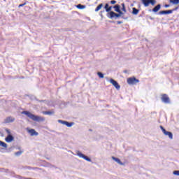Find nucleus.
Returning <instances> with one entry per match:
<instances>
[{
    "label": "nucleus",
    "instance_id": "c756f323",
    "mask_svg": "<svg viewBox=\"0 0 179 179\" xmlns=\"http://www.w3.org/2000/svg\"><path fill=\"white\" fill-rule=\"evenodd\" d=\"M5 131L8 134V135H10V130L9 129H5Z\"/></svg>",
    "mask_w": 179,
    "mask_h": 179
},
{
    "label": "nucleus",
    "instance_id": "f257e3e1",
    "mask_svg": "<svg viewBox=\"0 0 179 179\" xmlns=\"http://www.w3.org/2000/svg\"><path fill=\"white\" fill-rule=\"evenodd\" d=\"M113 8L115 9V12H117V13H114V11H110L108 15L109 19H118V17L124 15V13L121 10V6L117 4L113 6Z\"/></svg>",
    "mask_w": 179,
    "mask_h": 179
},
{
    "label": "nucleus",
    "instance_id": "0eeeda50",
    "mask_svg": "<svg viewBox=\"0 0 179 179\" xmlns=\"http://www.w3.org/2000/svg\"><path fill=\"white\" fill-rule=\"evenodd\" d=\"M77 156H79L81 159H84V160H86L87 162H92V159H90L89 157L83 155V153L78 151L77 152Z\"/></svg>",
    "mask_w": 179,
    "mask_h": 179
},
{
    "label": "nucleus",
    "instance_id": "412c9836",
    "mask_svg": "<svg viewBox=\"0 0 179 179\" xmlns=\"http://www.w3.org/2000/svg\"><path fill=\"white\" fill-rule=\"evenodd\" d=\"M132 13L133 15H138L139 13V10L136 9V8H133Z\"/></svg>",
    "mask_w": 179,
    "mask_h": 179
},
{
    "label": "nucleus",
    "instance_id": "b1692460",
    "mask_svg": "<svg viewBox=\"0 0 179 179\" xmlns=\"http://www.w3.org/2000/svg\"><path fill=\"white\" fill-rule=\"evenodd\" d=\"M77 8H78V9H85V8H86V6H83V5H82V4H78V5H77Z\"/></svg>",
    "mask_w": 179,
    "mask_h": 179
},
{
    "label": "nucleus",
    "instance_id": "4468645a",
    "mask_svg": "<svg viewBox=\"0 0 179 179\" xmlns=\"http://www.w3.org/2000/svg\"><path fill=\"white\" fill-rule=\"evenodd\" d=\"M112 159L113 160L116 162L117 164H120V166H124V164L122 163V162H121V159H120L119 158H117L115 157H112Z\"/></svg>",
    "mask_w": 179,
    "mask_h": 179
},
{
    "label": "nucleus",
    "instance_id": "c9c22d12",
    "mask_svg": "<svg viewBox=\"0 0 179 179\" xmlns=\"http://www.w3.org/2000/svg\"><path fill=\"white\" fill-rule=\"evenodd\" d=\"M117 23H121V21H118Z\"/></svg>",
    "mask_w": 179,
    "mask_h": 179
},
{
    "label": "nucleus",
    "instance_id": "20e7f679",
    "mask_svg": "<svg viewBox=\"0 0 179 179\" xmlns=\"http://www.w3.org/2000/svg\"><path fill=\"white\" fill-rule=\"evenodd\" d=\"M161 101L162 103H164V104H171V101L170 100V97H169V95L166 94H163L161 97Z\"/></svg>",
    "mask_w": 179,
    "mask_h": 179
},
{
    "label": "nucleus",
    "instance_id": "cd10ccee",
    "mask_svg": "<svg viewBox=\"0 0 179 179\" xmlns=\"http://www.w3.org/2000/svg\"><path fill=\"white\" fill-rule=\"evenodd\" d=\"M27 3V2H25V3H22V4H20L18 6V8H22V7L24 6V5H26Z\"/></svg>",
    "mask_w": 179,
    "mask_h": 179
},
{
    "label": "nucleus",
    "instance_id": "7ed1b4c3",
    "mask_svg": "<svg viewBox=\"0 0 179 179\" xmlns=\"http://www.w3.org/2000/svg\"><path fill=\"white\" fill-rule=\"evenodd\" d=\"M141 3L145 8H148L150 5L155 6L156 5V0H141Z\"/></svg>",
    "mask_w": 179,
    "mask_h": 179
},
{
    "label": "nucleus",
    "instance_id": "1a4fd4ad",
    "mask_svg": "<svg viewBox=\"0 0 179 179\" xmlns=\"http://www.w3.org/2000/svg\"><path fill=\"white\" fill-rule=\"evenodd\" d=\"M174 10H177V8L172 9V10L159 11V13L160 15H170L171 13H173V12H174Z\"/></svg>",
    "mask_w": 179,
    "mask_h": 179
},
{
    "label": "nucleus",
    "instance_id": "393cba45",
    "mask_svg": "<svg viewBox=\"0 0 179 179\" xmlns=\"http://www.w3.org/2000/svg\"><path fill=\"white\" fill-rule=\"evenodd\" d=\"M58 122H59V124H62L63 125H65L66 121H65V120H58Z\"/></svg>",
    "mask_w": 179,
    "mask_h": 179
},
{
    "label": "nucleus",
    "instance_id": "2eb2a0df",
    "mask_svg": "<svg viewBox=\"0 0 179 179\" xmlns=\"http://www.w3.org/2000/svg\"><path fill=\"white\" fill-rule=\"evenodd\" d=\"M160 8H162V5H160V4L157 5V6L152 9V12H155V13H156V12H159V10H160Z\"/></svg>",
    "mask_w": 179,
    "mask_h": 179
},
{
    "label": "nucleus",
    "instance_id": "9d476101",
    "mask_svg": "<svg viewBox=\"0 0 179 179\" xmlns=\"http://www.w3.org/2000/svg\"><path fill=\"white\" fill-rule=\"evenodd\" d=\"M31 136H38V132L36 131L34 129H31L28 131Z\"/></svg>",
    "mask_w": 179,
    "mask_h": 179
},
{
    "label": "nucleus",
    "instance_id": "aec40b11",
    "mask_svg": "<svg viewBox=\"0 0 179 179\" xmlns=\"http://www.w3.org/2000/svg\"><path fill=\"white\" fill-rule=\"evenodd\" d=\"M103 8V3H100L96 8L95 12H99Z\"/></svg>",
    "mask_w": 179,
    "mask_h": 179
},
{
    "label": "nucleus",
    "instance_id": "423d86ee",
    "mask_svg": "<svg viewBox=\"0 0 179 179\" xmlns=\"http://www.w3.org/2000/svg\"><path fill=\"white\" fill-rule=\"evenodd\" d=\"M127 83L128 85H136V83H139V80L135 77H131L127 79Z\"/></svg>",
    "mask_w": 179,
    "mask_h": 179
},
{
    "label": "nucleus",
    "instance_id": "bb28decb",
    "mask_svg": "<svg viewBox=\"0 0 179 179\" xmlns=\"http://www.w3.org/2000/svg\"><path fill=\"white\" fill-rule=\"evenodd\" d=\"M110 3H111V5H115V3H117V1L112 0V1H110Z\"/></svg>",
    "mask_w": 179,
    "mask_h": 179
},
{
    "label": "nucleus",
    "instance_id": "473e14b6",
    "mask_svg": "<svg viewBox=\"0 0 179 179\" xmlns=\"http://www.w3.org/2000/svg\"><path fill=\"white\" fill-rule=\"evenodd\" d=\"M38 101H39V103H44V101H45V100H38Z\"/></svg>",
    "mask_w": 179,
    "mask_h": 179
},
{
    "label": "nucleus",
    "instance_id": "5701e85b",
    "mask_svg": "<svg viewBox=\"0 0 179 179\" xmlns=\"http://www.w3.org/2000/svg\"><path fill=\"white\" fill-rule=\"evenodd\" d=\"M97 75H98L99 78H100L101 79H103V78H104V74H103V73H101V72H98Z\"/></svg>",
    "mask_w": 179,
    "mask_h": 179
},
{
    "label": "nucleus",
    "instance_id": "9b49d317",
    "mask_svg": "<svg viewBox=\"0 0 179 179\" xmlns=\"http://www.w3.org/2000/svg\"><path fill=\"white\" fill-rule=\"evenodd\" d=\"M15 139V138L13 137V136H12L11 134H8L7 136V137L6 138L5 141L6 142H7L8 143H10V142H13V141Z\"/></svg>",
    "mask_w": 179,
    "mask_h": 179
},
{
    "label": "nucleus",
    "instance_id": "ddd939ff",
    "mask_svg": "<svg viewBox=\"0 0 179 179\" xmlns=\"http://www.w3.org/2000/svg\"><path fill=\"white\" fill-rule=\"evenodd\" d=\"M43 114H44V115H54V114H55V110L52 109L51 110L43 111Z\"/></svg>",
    "mask_w": 179,
    "mask_h": 179
},
{
    "label": "nucleus",
    "instance_id": "4be33fe9",
    "mask_svg": "<svg viewBox=\"0 0 179 179\" xmlns=\"http://www.w3.org/2000/svg\"><path fill=\"white\" fill-rule=\"evenodd\" d=\"M171 3H173V5H178L179 0H170Z\"/></svg>",
    "mask_w": 179,
    "mask_h": 179
},
{
    "label": "nucleus",
    "instance_id": "6e6552de",
    "mask_svg": "<svg viewBox=\"0 0 179 179\" xmlns=\"http://www.w3.org/2000/svg\"><path fill=\"white\" fill-rule=\"evenodd\" d=\"M110 83L117 89V90H120L121 88V86H120V84H118V82H117L115 80L111 78L110 80Z\"/></svg>",
    "mask_w": 179,
    "mask_h": 179
},
{
    "label": "nucleus",
    "instance_id": "f03ea898",
    "mask_svg": "<svg viewBox=\"0 0 179 179\" xmlns=\"http://www.w3.org/2000/svg\"><path fill=\"white\" fill-rule=\"evenodd\" d=\"M22 114H24V115H27V117H28L33 121H36V122H43V121H45V118L34 115L27 110L22 111Z\"/></svg>",
    "mask_w": 179,
    "mask_h": 179
},
{
    "label": "nucleus",
    "instance_id": "72a5a7b5",
    "mask_svg": "<svg viewBox=\"0 0 179 179\" xmlns=\"http://www.w3.org/2000/svg\"><path fill=\"white\" fill-rule=\"evenodd\" d=\"M164 6H165V8H169V7H170V5L166 4Z\"/></svg>",
    "mask_w": 179,
    "mask_h": 179
},
{
    "label": "nucleus",
    "instance_id": "2f4dec72",
    "mask_svg": "<svg viewBox=\"0 0 179 179\" xmlns=\"http://www.w3.org/2000/svg\"><path fill=\"white\" fill-rule=\"evenodd\" d=\"M105 9H106V10L107 11V9H108V3H106V5H105Z\"/></svg>",
    "mask_w": 179,
    "mask_h": 179
},
{
    "label": "nucleus",
    "instance_id": "c85d7f7f",
    "mask_svg": "<svg viewBox=\"0 0 179 179\" xmlns=\"http://www.w3.org/2000/svg\"><path fill=\"white\" fill-rule=\"evenodd\" d=\"M111 9H113L112 6L108 7V9H106V12H111Z\"/></svg>",
    "mask_w": 179,
    "mask_h": 179
},
{
    "label": "nucleus",
    "instance_id": "6ab92c4d",
    "mask_svg": "<svg viewBox=\"0 0 179 179\" xmlns=\"http://www.w3.org/2000/svg\"><path fill=\"white\" fill-rule=\"evenodd\" d=\"M23 152H24L23 150H20V151L15 152L14 155L17 157H19V156H20L23 153Z\"/></svg>",
    "mask_w": 179,
    "mask_h": 179
},
{
    "label": "nucleus",
    "instance_id": "a211bd4d",
    "mask_svg": "<svg viewBox=\"0 0 179 179\" xmlns=\"http://www.w3.org/2000/svg\"><path fill=\"white\" fill-rule=\"evenodd\" d=\"M0 146H1L2 148H5L6 149V148H8V144H6V143L3 141H0Z\"/></svg>",
    "mask_w": 179,
    "mask_h": 179
},
{
    "label": "nucleus",
    "instance_id": "f704fd0d",
    "mask_svg": "<svg viewBox=\"0 0 179 179\" xmlns=\"http://www.w3.org/2000/svg\"><path fill=\"white\" fill-rule=\"evenodd\" d=\"M89 131H90V132H92V131H93V130H92V129H90Z\"/></svg>",
    "mask_w": 179,
    "mask_h": 179
},
{
    "label": "nucleus",
    "instance_id": "a878e982",
    "mask_svg": "<svg viewBox=\"0 0 179 179\" xmlns=\"http://www.w3.org/2000/svg\"><path fill=\"white\" fill-rule=\"evenodd\" d=\"M173 175L174 176H179V171H173Z\"/></svg>",
    "mask_w": 179,
    "mask_h": 179
},
{
    "label": "nucleus",
    "instance_id": "39448f33",
    "mask_svg": "<svg viewBox=\"0 0 179 179\" xmlns=\"http://www.w3.org/2000/svg\"><path fill=\"white\" fill-rule=\"evenodd\" d=\"M159 128H161L163 134L165 135V136H169V139H173V133L171 131H168L163 127V126H160Z\"/></svg>",
    "mask_w": 179,
    "mask_h": 179
},
{
    "label": "nucleus",
    "instance_id": "e433bc0d",
    "mask_svg": "<svg viewBox=\"0 0 179 179\" xmlns=\"http://www.w3.org/2000/svg\"><path fill=\"white\" fill-rule=\"evenodd\" d=\"M10 149H12V148H10Z\"/></svg>",
    "mask_w": 179,
    "mask_h": 179
},
{
    "label": "nucleus",
    "instance_id": "7c9ffc66",
    "mask_svg": "<svg viewBox=\"0 0 179 179\" xmlns=\"http://www.w3.org/2000/svg\"><path fill=\"white\" fill-rule=\"evenodd\" d=\"M35 169H37V168H31V166H27L28 170H35Z\"/></svg>",
    "mask_w": 179,
    "mask_h": 179
},
{
    "label": "nucleus",
    "instance_id": "f8f14e48",
    "mask_svg": "<svg viewBox=\"0 0 179 179\" xmlns=\"http://www.w3.org/2000/svg\"><path fill=\"white\" fill-rule=\"evenodd\" d=\"M4 121H5L6 124H9L10 122H14L15 117H13L12 116H9V117H6Z\"/></svg>",
    "mask_w": 179,
    "mask_h": 179
},
{
    "label": "nucleus",
    "instance_id": "f3484780",
    "mask_svg": "<svg viewBox=\"0 0 179 179\" xmlns=\"http://www.w3.org/2000/svg\"><path fill=\"white\" fill-rule=\"evenodd\" d=\"M122 12L124 13H127V8L125 7V3H122Z\"/></svg>",
    "mask_w": 179,
    "mask_h": 179
},
{
    "label": "nucleus",
    "instance_id": "dca6fc26",
    "mask_svg": "<svg viewBox=\"0 0 179 179\" xmlns=\"http://www.w3.org/2000/svg\"><path fill=\"white\" fill-rule=\"evenodd\" d=\"M64 125H66V127H68V128H71V127H72V125H75V122H69L68 121H66L64 123Z\"/></svg>",
    "mask_w": 179,
    "mask_h": 179
}]
</instances>
